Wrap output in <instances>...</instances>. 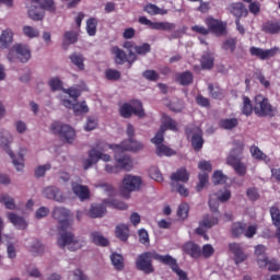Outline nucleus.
<instances>
[{
	"label": "nucleus",
	"mask_w": 280,
	"mask_h": 280,
	"mask_svg": "<svg viewBox=\"0 0 280 280\" xmlns=\"http://www.w3.org/2000/svg\"><path fill=\"white\" fill-rule=\"evenodd\" d=\"M69 210L62 207H57L52 211V218L59 222V231L61 232V236L58 238L57 244L59 248L68 246L69 250L75 252L80 250L82 245L80 242L75 241L73 233L67 232L71 229V223H69Z\"/></svg>",
	"instance_id": "f257e3e1"
},
{
	"label": "nucleus",
	"mask_w": 280,
	"mask_h": 280,
	"mask_svg": "<svg viewBox=\"0 0 280 280\" xmlns=\"http://www.w3.org/2000/svg\"><path fill=\"white\" fill-rule=\"evenodd\" d=\"M124 49L129 51L128 65L129 68L132 67L133 62H137V56H147L152 51V46L148 43H143L142 45H137L135 42H125L122 45Z\"/></svg>",
	"instance_id": "f03ea898"
},
{
	"label": "nucleus",
	"mask_w": 280,
	"mask_h": 280,
	"mask_svg": "<svg viewBox=\"0 0 280 280\" xmlns=\"http://www.w3.org/2000/svg\"><path fill=\"white\" fill-rule=\"evenodd\" d=\"M254 113L257 117H275L277 108L272 107L270 100L259 94L254 101Z\"/></svg>",
	"instance_id": "7ed1b4c3"
},
{
	"label": "nucleus",
	"mask_w": 280,
	"mask_h": 280,
	"mask_svg": "<svg viewBox=\"0 0 280 280\" xmlns=\"http://www.w3.org/2000/svg\"><path fill=\"white\" fill-rule=\"evenodd\" d=\"M9 62H30V58H32V50H30V46L25 44H15L8 54Z\"/></svg>",
	"instance_id": "20e7f679"
},
{
	"label": "nucleus",
	"mask_w": 280,
	"mask_h": 280,
	"mask_svg": "<svg viewBox=\"0 0 280 280\" xmlns=\"http://www.w3.org/2000/svg\"><path fill=\"white\" fill-rule=\"evenodd\" d=\"M50 130L52 135H58L61 141H65L66 143H73V140L75 139V130L71 126L63 125L60 121H55L50 126Z\"/></svg>",
	"instance_id": "39448f33"
},
{
	"label": "nucleus",
	"mask_w": 280,
	"mask_h": 280,
	"mask_svg": "<svg viewBox=\"0 0 280 280\" xmlns=\"http://www.w3.org/2000/svg\"><path fill=\"white\" fill-rule=\"evenodd\" d=\"M119 114L125 119H130L132 115L141 118L145 116V110L143 109V103H141L140 101H132L131 104H122L119 108Z\"/></svg>",
	"instance_id": "423d86ee"
},
{
	"label": "nucleus",
	"mask_w": 280,
	"mask_h": 280,
	"mask_svg": "<svg viewBox=\"0 0 280 280\" xmlns=\"http://www.w3.org/2000/svg\"><path fill=\"white\" fill-rule=\"evenodd\" d=\"M152 259H154V250L140 254L136 259V268L144 275H152L154 272Z\"/></svg>",
	"instance_id": "0eeeda50"
},
{
	"label": "nucleus",
	"mask_w": 280,
	"mask_h": 280,
	"mask_svg": "<svg viewBox=\"0 0 280 280\" xmlns=\"http://www.w3.org/2000/svg\"><path fill=\"white\" fill-rule=\"evenodd\" d=\"M109 150L117 152H141L143 150V142H139L132 138L124 140L120 144H108Z\"/></svg>",
	"instance_id": "6e6552de"
},
{
	"label": "nucleus",
	"mask_w": 280,
	"mask_h": 280,
	"mask_svg": "<svg viewBox=\"0 0 280 280\" xmlns=\"http://www.w3.org/2000/svg\"><path fill=\"white\" fill-rule=\"evenodd\" d=\"M10 143H11L10 140L5 138L1 139V145L3 150L7 151V154H9V156L12 159L15 170L18 172H23V167H25V154H23V152H25V150H22V152L19 153L16 158L14 156V153L12 152V150H10Z\"/></svg>",
	"instance_id": "1a4fd4ad"
},
{
	"label": "nucleus",
	"mask_w": 280,
	"mask_h": 280,
	"mask_svg": "<svg viewBox=\"0 0 280 280\" xmlns=\"http://www.w3.org/2000/svg\"><path fill=\"white\" fill-rule=\"evenodd\" d=\"M166 130H176V121H174L170 117H167L165 121L161 125L160 130L151 139V143H154L156 148H159V145H162L163 141H165L164 135Z\"/></svg>",
	"instance_id": "9d476101"
},
{
	"label": "nucleus",
	"mask_w": 280,
	"mask_h": 280,
	"mask_svg": "<svg viewBox=\"0 0 280 280\" xmlns=\"http://www.w3.org/2000/svg\"><path fill=\"white\" fill-rule=\"evenodd\" d=\"M205 23L211 34L215 36H224L226 34V22H222V20L213 16H208Z\"/></svg>",
	"instance_id": "9b49d317"
},
{
	"label": "nucleus",
	"mask_w": 280,
	"mask_h": 280,
	"mask_svg": "<svg viewBox=\"0 0 280 280\" xmlns=\"http://www.w3.org/2000/svg\"><path fill=\"white\" fill-rule=\"evenodd\" d=\"M113 152H114V159L116 161V165L118 166V170H125V172H132V168H133L132 158L126 154V151L117 152L116 150H113Z\"/></svg>",
	"instance_id": "f8f14e48"
},
{
	"label": "nucleus",
	"mask_w": 280,
	"mask_h": 280,
	"mask_svg": "<svg viewBox=\"0 0 280 280\" xmlns=\"http://www.w3.org/2000/svg\"><path fill=\"white\" fill-rule=\"evenodd\" d=\"M188 180H189V172L187 171V168L182 167L177 170L176 172L177 194H179V196H183V198H187L189 196V190L184 185H180L179 183H187Z\"/></svg>",
	"instance_id": "ddd939ff"
},
{
	"label": "nucleus",
	"mask_w": 280,
	"mask_h": 280,
	"mask_svg": "<svg viewBox=\"0 0 280 280\" xmlns=\"http://www.w3.org/2000/svg\"><path fill=\"white\" fill-rule=\"evenodd\" d=\"M249 54L250 56H255L259 60H269V58H275L276 54H279V47L262 49L259 47L252 46L249 48Z\"/></svg>",
	"instance_id": "4468645a"
},
{
	"label": "nucleus",
	"mask_w": 280,
	"mask_h": 280,
	"mask_svg": "<svg viewBox=\"0 0 280 280\" xmlns=\"http://www.w3.org/2000/svg\"><path fill=\"white\" fill-rule=\"evenodd\" d=\"M230 253L234 256V264H244L248 259V255L244 253V247L240 243H230L229 244Z\"/></svg>",
	"instance_id": "2eb2a0df"
},
{
	"label": "nucleus",
	"mask_w": 280,
	"mask_h": 280,
	"mask_svg": "<svg viewBox=\"0 0 280 280\" xmlns=\"http://www.w3.org/2000/svg\"><path fill=\"white\" fill-rule=\"evenodd\" d=\"M141 177L126 175L122 179V188L125 191H138L141 188Z\"/></svg>",
	"instance_id": "dca6fc26"
},
{
	"label": "nucleus",
	"mask_w": 280,
	"mask_h": 280,
	"mask_svg": "<svg viewBox=\"0 0 280 280\" xmlns=\"http://www.w3.org/2000/svg\"><path fill=\"white\" fill-rule=\"evenodd\" d=\"M71 189L74 196H77V198L81 200V202H84V200H89V198H91V190L89 189V186H84L75 182H72Z\"/></svg>",
	"instance_id": "f3484780"
},
{
	"label": "nucleus",
	"mask_w": 280,
	"mask_h": 280,
	"mask_svg": "<svg viewBox=\"0 0 280 280\" xmlns=\"http://www.w3.org/2000/svg\"><path fill=\"white\" fill-rule=\"evenodd\" d=\"M43 194L45 198H48V200H56L57 202H65V195H62V191L60 188L56 186H48L44 188Z\"/></svg>",
	"instance_id": "a211bd4d"
},
{
	"label": "nucleus",
	"mask_w": 280,
	"mask_h": 280,
	"mask_svg": "<svg viewBox=\"0 0 280 280\" xmlns=\"http://www.w3.org/2000/svg\"><path fill=\"white\" fill-rule=\"evenodd\" d=\"M109 144H105L102 147V143H97L96 148H93L90 150V156L97 161H104L105 163H108L110 161V155L104 153V148H108Z\"/></svg>",
	"instance_id": "6ab92c4d"
},
{
	"label": "nucleus",
	"mask_w": 280,
	"mask_h": 280,
	"mask_svg": "<svg viewBox=\"0 0 280 280\" xmlns=\"http://www.w3.org/2000/svg\"><path fill=\"white\" fill-rule=\"evenodd\" d=\"M138 23H140V25H147L148 27H150V30H171L172 28V24L170 23H165V22H152L149 19H147L145 16H140L138 19Z\"/></svg>",
	"instance_id": "aec40b11"
},
{
	"label": "nucleus",
	"mask_w": 280,
	"mask_h": 280,
	"mask_svg": "<svg viewBox=\"0 0 280 280\" xmlns=\"http://www.w3.org/2000/svg\"><path fill=\"white\" fill-rule=\"evenodd\" d=\"M183 250L186 255H189V257H192V259H200L202 257V249L200 248V245L188 242L183 246Z\"/></svg>",
	"instance_id": "412c9836"
},
{
	"label": "nucleus",
	"mask_w": 280,
	"mask_h": 280,
	"mask_svg": "<svg viewBox=\"0 0 280 280\" xmlns=\"http://www.w3.org/2000/svg\"><path fill=\"white\" fill-rule=\"evenodd\" d=\"M229 12L233 14V16L236 18V20H241L242 16H248V9L244 5L242 2H234L231 3L228 8Z\"/></svg>",
	"instance_id": "4be33fe9"
},
{
	"label": "nucleus",
	"mask_w": 280,
	"mask_h": 280,
	"mask_svg": "<svg viewBox=\"0 0 280 280\" xmlns=\"http://www.w3.org/2000/svg\"><path fill=\"white\" fill-rule=\"evenodd\" d=\"M261 32L275 36L280 34V20H269L262 23Z\"/></svg>",
	"instance_id": "5701e85b"
},
{
	"label": "nucleus",
	"mask_w": 280,
	"mask_h": 280,
	"mask_svg": "<svg viewBox=\"0 0 280 280\" xmlns=\"http://www.w3.org/2000/svg\"><path fill=\"white\" fill-rule=\"evenodd\" d=\"M153 259L159 261L160 264H164V266H170L173 272H176V259H174L170 255H161L156 250H153Z\"/></svg>",
	"instance_id": "b1692460"
},
{
	"label": "nucleus",
	"mask_w": 280,
	"mask_h": 280,
	"mask_svg": "<svg viewBox=\"0 0 280 280\" xmlns=\"http://www.w3.org/2000/svg\"><path fill=\"white\" fill-rule=\"evenodd\" d=\"M205 145V138H202V131L200 129H195L191 136V147L195 152H200Z\"/></svg>",
	"instance_id": "393cba45"
},
{
	"label": "nucleus",
	"mask_w": 280,
	"mask_h": 280,
	"mask_svg": "<svg viewBox=\"0 0 280 280\" xmlns=\"http://www.w3.org/2000/svg\"><path fill=\"white\" fill-rule=\"evenodd\" d=\"M255 255L257 257V264L259 268H266L268 266V256H266V246L257 245L255 247Z\"/></svg>",
	"instance_id": "a878e982"
},
{
	"label": "nucleus",
	"mask_w": 280,
	"mask_h": 280,
	"mask_svg": "<svg viewBox=\"0 0 280 280\" xmlns=\"http://www.w3.org/2000/svg\"><path fill=\"white\" fill-rule=\"evenodd\" d=\"M7 217L11 224L15 225L20 231H25V229H27V221L22 217H19L16 213L9 212Z\"/></svg>",
	"instance_id": "bb28decb"
},
{
	"label": "nucleus",
	"mask_w": 280,
	"mask_h": 280,
	"mask_svg": "<svg viewBox=\"0 0 280 280\" xmlns=\"http://www.w3.org/2000/svg\"><path fill=\"white\" fill-rule=\"evenodd\" d=\"M89 215L90 218H104L106 215V206L104 203H92Z\"/></svg>",
	"instance_id": "cd10ccee"
},
{
	"label": "nucleus",
	"mask_w": 280,
	"mask_h": 280,
	"mask_svg": "<svg viewBox=\"0 0 280 280\" xmlns=\"http://www.w3.org/2000/svg\"><path fill=\"white\" fill-rule=\"evenodd\" d=\"M112 54L115 56L116 65H124L130 60V56L126 55V51L121 50V48L114 46L112 48Z\"/></svg>",
	"instance_id": "c85d7f7f"
},
{
	"label": "nucleus",
	"mask_w": 280,
	"mask_h": 280,
	"mask_svg": "<svg viewBox=\"0 0 280 280\" xmlns=\"http://www.w3.org/2000/svg\"><path fill=\"white\" fill-rule=\"evenodd\" d=\"M14 38V33L11 30H5L0 35V48L8 49L10 45H12V40Z\"/></svg>",
	"instance_id": "c756f323"
},
{
	"label": "nucleus",
	"mask_w": 280,
	"mask_h": 280,
	"mask_svg": "<svg viewBox=\"0 0 280 280\" xmlns=\"http://www.w3.org/2000/svg\"><path fill=\"white\" fill-rule=\"evenodd\" d=\"M240 126L237 118H223L219 121V128L222 130H233Z\"/></svg>",
	"instance_id": "7c9ffc66"
},
{
	"label": "nucleus",
	"mask_w": 280,
	"mask_h": 280,
	"mask_svg": "<svg viewBox=\"0 0 280 280\" xmlns=\"http://www.w3.org/2000/svg\"><path fill=\"white\" fill-rule=\"evenodd\" d=\"M116 237L121 240V242H128V237H130V229L127 224H119L116 226Z\"/></svg>",
	"instance_id": "2f4dec72"
},
{
	"label": "nucleus",
	"mask_w": 280,
	"mask_h": 280,
	"mask_svg": "<svg viewBox=\"0 0 280 280\" xmlns=\"http://www.w3.org/2000/svg\"><path fill=\"white\" fill-rule=\"evenodd\" d=\"M208 91L212 100H224V90H222V88H220L219 85H213V83H209Z\"/></svg>",
	"instance_id": "473e14b6"
},
{
	"label": "nucleus",
	"mask_w": 280,
	"mask_h": 280,
	"mask_svg": "<svg viewBox=\"0 0 280 280\" xmlns=\"http://www.w3.org/2000/svg\"><path fill=\"white\" fill-rule=\"evenodd\" d=\"M75 43H78V33L73 31H67L63 35V43H62L63 49H67L69 45H73Z\"/></svg>",
	"instance_id": "72a5a7b5"
},
{
	"label": "nucleus",
	"mask_w": 280,
	"mask_h": 280,
	"mask_svg": "<svg viewBox=\"0 0 280 280\" xmlns=\"http://www.w3.org/2000/svg\"><path fill=\"white\" fill-rule=\"evenodd\" d=\"M245 231H246V224L242 222H234L231 226V234H232V237L234 238L242 237Z\"/></svg>",
	"instance_id": "f704fd0d"
},
{
	"label": "nucleus",
	"mask_w": 280,
	"mask_h": 280,
	"mask_svg": "<svg viewBox=\"0 0 280 280\" xmlns=\"http://www.w3.org/2000/svg\"><path fill=\"white\" fill-rule=\"evenodd\" d=\"M143 10L147 12V14H150L151 16H156L158 14L164 15L167 14V10L159 8L156 4L148 3Z\"/></svg>",
	"instance_id": "c9c22d12"
},
{
	"label": "nucleus",
	"mask_w": 280,
	"mask_h": 280,
	"mask_svg": "<svg viewBox=\"0 0 280 280\" xmlns=\"http://www.w3.org/2000/svg\"><path fill=\"white\" fill-rule=\"evenodd\" d=\"M215 62V59L211 54H206L201 57L200 65L201 69L205 71H210V69H213V63Z\"/></svg>",
	"instance_id": "e433bc0d"
},
{
	"label": "nucleus",
	"mask_w": 280,
	"mask_h": 280,
	"mask_svg": "<svg viewBox=\"0 0 280 280\" xmlns=\"http://www.w3.org/2000/svg\"><path fill=\"white\" fill-rule=\"evenodd\" d=\"M218 222H220L218 217H211L209 214H206L200 221L199 226H203L205 229H212V226H215Z\"/></svg>",
	"instance_id": "4c0bfd02"
},
{
	"label": "nucleus",
	"mask_w": 280,
	"mask_h": 280,
	"mask_svg": "<svg viewBox=\"0 0 280 280\" xmlns=\"http://www.w3.org/2000/svg\"><path fill=\"white\" fill-rule=\"evenodd\" d=\"M28 16L32 21H43V19H45V12H43L40 8L31 7L28 9Z\"/></svg>",
	"instance_id": "58836bf2"
},
{
	"label": "nucleus",
	"mask_w": 280,
	"mask_h": 280,
	"mask_svg": "<svg viewBox=\"0 0 280 280\" xmlns=\"http://www.w3.org/2000/svg\"><path fill=\"white\" fill-rule=\"evenodd\" d=\"M177 80L182 86H189L194 82V73L185 71L178 75Z\"/></svg>",
	"instance_id": "ea45409f"
},
{
	"label": "nucleus",
	"mask_w": 280,
	"mask_h": 280,
	"mask_svg": "<svg viewBox=\"0 0 280 280\" xmlns=\"http://www.w3.org/2000/svg\"><path fill=\"white\" fill-rule=\"evenodd\" d=\"M253 110H255V107H253V103L250 102V98L248 96H243V106H242V113L246 117H250L253 115Z\"/></svg>",
	"instance_id": "a19ab883"
},
{
	"label": "nucleus",
	"mask_w": 280,
	"mask_h": 280,
	"mask_svg": "<svg viewBox=\"0 0 280 280\" xmlns=\"http://www.w3.org/2000/svg\"><path fill=\"white\" fill-rule=\"evenodd\" d=\"M91 240L96 246H107L108 238L104 237L100 232H92Z\"/></svg>",
	"instance_id": "79ce46f5"
},
{
	"label": "nucleus",
	"mask_w": 280,
	"mask_h": 280,
	"mask_svg": "<svg viewBox=\"0 0 280 280\" xmlns=\"http://www.w3.org/2000/svg\"><path fill=\"white\" fill-rule=\"evenodd\" d=\"M110 261L116 270H124V256L121 254H112Z\"/></svg>",
	"instance_id": "37998d69"
},
{
	"label": "nucleus",
	"mask_w": 280,
	"mask_h": 280,
	"mask_svg": "<svg viewBox=\"0 0 280 280\" xmlns=\"http://www.w3.org/2000/svg\"><path fill=\"white\" fill-rule=\"evenodd\" d=\"M35 3H39L40 10H47L48 12H56V3L54 0H32Z\"/></svg>",
	"instance_id": "c03bdc74"
},
{
	"label": "nucleus",
	"mask_w": 280,
	"mask_h": 280,
	"mask_svg": "<svg viewBox=\"0 0 280 280\" xmlns=\"http://www.w3.org/2000/svg\"><path fill=\"white\" fill-rule=\"evenodd\" d=\"M189 218V203L184 202L178 206L177 209V221L178 220H187Z\"/></svg>",
	"instance_id": "a18cd8bd"
},
{
	"label": "nucleus",
	"mask_w": 280,
	"mask_h": 280,
	"mask_svg": "<svg viewBox=\"0 0 280 280\" xmlns=\"http://www.w3.org/2000/svg\"><path fill=\"white\" fill-rule=\"evenodd\" d=\"M70 60L72 65H75L78 67L79 71H84V57L78 52H73L70 56Z\"/></svg>",
	"instance_id": "49530a36"
},
{
	"label": "nucleus",
	"mask_w": 280,
	"mask_h": 280,
	"mask_svg": "<svg viewBox=\"0 0 280 280\" xmlns=\"http://www.w3.org/2000/svg\"><path fill=\"white\" fill-rule=\"evenodd\" d=\"M270 217H271V222L273 226L279 228L280 226V210L277 206H273L269 210Z\"/></svg>",
	"instance_id": "de8ad7c7"
},
{
	"label": "nucleus",
	"mask_w": 280,
	"mask_h": 280,
	"mask_svg": "<svg viewBox=\"0 0 280 280\" xmlns=\"http://www.w3.org/2000/svg\"><path fill=\"white\" fill-rule=\"evenodd\" d=\"M86 32L89 36H95V34H97V19L90 18L86 21Z\"/></svg>",
	"instance_id": "09e8293b"
},
{
	"label": "nucleus",
	"mask_w": 280,
	"mask_h": 280,
	"mask_svg": "<svg viewBox=\"0 0 280 280\" xmlns=\"http://www.w3.org/2000/svg\"><path fill=\"white\" fill-rule=\"evenodd\" d=\"M249 152L253 159H256V161H266L267 159V155L262 153L261 149H259L257 145H252Z\"/></svg>",
	"instance_id": "8fccbe9b"
},
{
	"label": "nucleus",
	"mask_w": 280,
	"mask_h": 280,
	"mask_svg": "<svg viewBox=\"0 0 280 280\" xmlns=\"http://www.w3.org/2000/svg\"><path fill=\"white\" fill-rule=\"evenodd\" d=\"M149 176L152 178V180H155L156 183H163V174L156 166H151L149 168Z\"/></svg>",
	"instance_id": "3c124183"
},
{
	"label": "nucleus",
	"mask_w": 280,
	"mask_h": 280,
	"mask_svg": "<svg viewBox=\"0 0 280 280\" xmlns=\"http://www.w3.org/2000/svg\"><path fill=\"white\" fill-rule=\"evenodd\" d=\"M105 78L112 82H117V80H121V72L109 68L105 71Z\"/></svg>",
	"instance_id": "603ef678"
},
{
	"label": "nucleus",
	"mask_w": 280,
	"mask_h": 280,
	"mask_svg": "<svg viewBox=\"0 0 280 280\" xmlns=\"http://www.w3.org/2000/svg\"><path fill=\"white\" fill-rule=\"evenodd\" d=\"M226 163L230 165V167H235V165L242 163V155L235 154V151L230 152V154L226 158Z\"/></svg>",
	"instance_id": "864d4df0"
},
{
	"label": "nucleus",
	"mask_w": 280,
	"mask_h": 280,
	"mask_svg": "<svg viewBox=\"0 0 280 280\" xmlns=\"http://www.w3.org/2000/svg\"><path fill=\"white\" fill-rule=\"evenodd\" d=\"M226 180H229V177L222 174V171H215L212 175V183H214L215 185H224Z\"/></svg>",
	"instance_id": "5fc2aeb1"
},
{
	"label": "nucleus",
	"mask_w": 280,
	"mask_h": 280,
	"mask_svg": "<svg viewBox=\"0 0 280 280\" xmlns=\"http://www.w3.org/2000/svg\"><path fill=\"white\" fill-rule=\"evenodd\" d=\"M222 49H224L225 51H231L233 54V51H235V49H237V39H235V38L226 39L222 44Z\"/></svg>",
	"instance_id": "6e6d98bb"
},
{
	"label": "nucleus",
	"mask_w": 280,
	"mask_h": 280,
	"mask_svg": "<svg viewBox=\"0 0 280 280\" xmlns=\"http://www.w3.org/2000/svg\"><path fill=\"white\" fill-rule=\"evenodd\" d=\"M156 154L158 156H172L174 155V151L165 144H160L156 147Z\"/></svg>",
	"instance_id": "4d7b16f0"
},
{
	"label": "nucleus",
	"mask_w": 280,
	"mask_h": 280,
	"mask_svg": "<svg viewBox=\"0 0 280 280\" xmlns=\"http://www.w3.org/2000/svg\"><path fill=\"white\" fill-rule=\"evenodd\" d=\"M0 202H3L4 207L7 209H10L11 211H14L16 209V205L14 203V198L8 195L0 197Z\"/></svg>",
	"instance_id": "13d9d810"
},
{
	"label": "nucleus",
	"mask_w": 280,
	"mask_h": 280,
	"mask_svg": "<svg viewBox=\"0 0 280 280\" xmlns=\"http://www.w3.org/2000/svg\"><path fill=\"white\" fill-rule=\"evenodd\" d=\"M73 113L74 115H83L84 113H89V106L86 105V102L83 101L81 103H75L73 106Z\"/></svg>",
	"instance_id": "bf43d9fd"
},
{
	"label": "nucleus",
	"mask_w": 280,
	"mask_h": 280,
	"mask_svg": "<svg viewBox=\"0 0 280 280\" xmlns=\"http://www.w3.org/2000/svg\"><path fill=\"white\" fill-rule=\"evenodd\" d=\"M198 178H199V183L196 186V191H202V189H205V185L209 183V174L201 173L199 174Z\"/></svg>",
	"instance_id": "052dcab7"
},
{
	"label": "nucleus",
	"mask_w": 280,
	"mask_h": 280,
	"mask_svg": "<svg viewBox=\"0 0 280 280\" xmlns=\"http://www.w3.org/2000/svg\"><path fill=\"white\" fill-rule=\"evenodd\" d=\"M196 102L198 106H201V108H211V101L205 97L202 94H198L196 96Z\"/></svg>",
	"instance_id": "680f3d73"
},
{
	"label": "nucleus",
	"mask_w": 280,
	"mask_h": 280,
	"mask_svg": "<svg viewBox=\"0 0 280 280\" xmlns=\"http://www.w3.org/2000/svg\"><path fill=\"white\" fill-rule=\"evenodd\" d=\"M49 170H51V164H45V165L37 166L35 168V177L43 178V176H45L46 172H49Z\"/></svg>",
	"instance_id": "e2e57ef3"
},
{
	"label": "nucleus",
	"mask_w": 280,
	"mask_h": 280,
	"mask_svg": "<svg viewBox=\"0 0 280 280\" xmlns=\"http://www.w3.org/2000/svg\"><path fill=\"white\" fill-rule=\"evenodd\" d=\"M142 77L149 82H156L159 80V72L155 70H145L142 72Z\"/></svg>",
	"instance_id": "0e129e2a"
},
{
	"label": "nucleus",
	"mask_w": 280,
	"mask_h": 280,
	"mask_svg": "<svg viewBox=\"0 0 280 280\" xmlns=\"http://www.w3.org/2000/svg\"><path fill=\"white\" fill-rule=\"evenodd\" d=\"M44 250L45 246H43L39 241H35V243L30 247V253L33 255H43Z\"/></svg>",
	"instance_id": "69168bd1"
},
{
	"label": "nucleus",
	"mask_w": 280,
	"mask_h": 280,
	"mask_svg": "<svg viewBox=\"0 0 280 280\" xmlns=\"http://www.w3.org/2000/svg\"><path fill=\"white\" fill-rule=\"evenodd\" d=\"M24 35L28 38H37L39 36L40 32L38 30L32 27V26H24L23 27Z\"/></svg>",
	"instance_id": "338daca9"
},
{
	"label": "nucleus",
	"mask_w": 280,
	"mask_h": 280,
	"mask_svg": "<svg viewBox=\"0 0 280 280\" xmlns=\"http://www.w3.org/2000/svg\"><path fill=\"white\" fill-rule=\"evenodd\" d=\"M51 91H60L62 89V81L58 78H52L48 81Z\"/></svg>",
	"instance_id": "774afa93"
}]
</instances>
